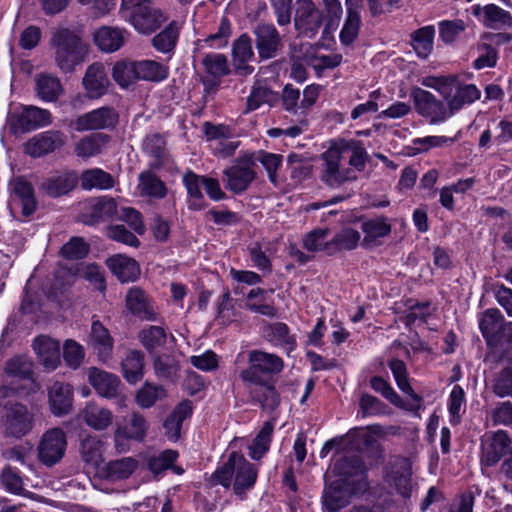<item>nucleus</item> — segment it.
<instances>
[{"instance_id":"37","label":"nucleus","mask_w":512,"mask_h":512,"mask_svg":"<svg viewBox=\"0 0 512 512\" xmlns=\"http://www.w3.org/2000/svg\"><path fill=\"white\" fill-rule=\"evenodd\" d=\"M279 101L280 94L278 92L257 82L252 86L250 95L247 98V110H256L263 104L274 106Z\"/></svg>"},{"instance_id":"54","label":"nucleus","mask_w":512,"mask_h":512,"mask_svg":"<svg viewBox=\"0 0 512 512\" xmlns=\"http://www.w3.org/2000/svg\"><path fill=\"white\" fill-rule=\"evenodd\" d=\"M89 250L90 246L83 237L74 236L61 247L59 255L66 260H80L87 256Z\"/></svg>"},{"instance_id":"41","label":"nucleus","mask_w":512,"mask_h":512,"mask_svg":"<svg viewBox=\"0 0 512 512\" xmlns=\"http://www.w3.org/2000/svg\"><path fill=\"white\" fill-rule=\"evenodd\" d=\"M168 76V67L153 61L141 60L136 61V79L151 82H160Z\"/></svg>"},{"instance_id":"17","label":"nucleus","mask_w":512,"mask_h":512,"mask_svg":"<svg viewBox=\"0 0 512 512\" xmlns=\"http://www.w3.org/2000/svg\"><path fill=\"white\" fill-rule=\"evenodd\" d=\"M65 144V136L60 131H46L35 135L25 145V153L37 158L52 153Z\"/></svg>"},{"instance_id":"56","label":"nucleus","mask_w":512,"mask_h":512,"mask_svg":"<svg viewBox=\"0 0 512 512\" xmlns=\"http://www.w3.org/2000/svg\"><path fill=\"white\" fill-rule=\"evenodd\" d=\"M113 79L121 86L128 87L136 79V62L120 60L112 70Z\"/></svg>"},{"instance_id":"8","label":"nucleus","mask_w":512,"mask_h":512,"mask_svg":"<svg viewBox=\"0 0 512 512\" xmlns=\"http://www.w3.org/2000/svg\"><path fill=\"white\" fill-rule=\"evenodd\" d=\"M255 165L254 154L239 157L233 166L224 171L225 187L236 194L246 191L256 178Z\"/></svg>"},{"instance_id":"10","label":"nucleus","mask_w":512,"mask_h":512,"mask_svg":"<svg viewBox=\"0 0 512 512\" xmlns=\"http://www.w3.org/2000/svg\"><path fill=\"white\" fill-rule=\"evenodd\" d=\"M67 449V437L61 428L47 430L38 445V459L47 467H52L64 457Z\"/></svg>"},{"instance_id":"32","label":"nucleus","mask_w":512,"mask_h":512,"mask_svg":"<svg viewBox=\"0 0 512 512\" xmlns=\"http://www.w3.org/2000/svg\"><path fill=\"white\" fill-rule=\"evenodd\" d=\"M51 411L56 416L67 414L72 407V389L68 384L55 382L49 389Z\"/></svg>"},{"instance_id":"6","label":"nucleus","mask_w":512,"mask_h":512,"mask_svg":"<svg viewBox=\"0 0 512 512\" xmlns=\"http://www.w3.org/2000/svg\"><path fill=\"white\" fill-rule=\"evenodd\" d=\"M341 158V150L335 146L321 154L320 180L330 188H338L357 179V175L351 169L341 168Z\"/></svg>"},{"instance_id":"24","label":"nucleus","mask_w":512,"mask_h":512,"mask_svg":"<svg viewBox=\"0 0 512 512\" xmlns=\"http://www.w3.org/2000/svg\"><path fill=\"white\" fill-rule=\"evenodd\" d=\"M192 402L184 400L180 402L169 414L163 423L165 436L171 441H177L181 436L182 423L192 414Z\"/></svg>"},{"instance_id":"34","label":"nucleus","mask_w":512,"mask_h":512,"mask_svg":"<svg viewBox=\"0 0 512 512\" xmlns=\"http://www.w3.org/2000/svg\"><path fill=\"white\" fill-rule=\"evenodd\" d=\"M94 42L104 52H115L125 42L124 31L119 28L103 26L94 33Z\"/></svg>"},{"instance_id":"4","label":"nucleus","mask_w":512,"mask_h":512,"mask_svg":"<svg viewBox=\"0 0 512 512\" xmlns=\"http://www.w3.org/2000/svg\"><path fill=\"white\" fill-rule=\"evenodd\" d=\"M249 366L244 369L240 377L246 383L273 382L275 375L284 367L283 360L271 353L261 350H252L248 354Z\"/></svg>"},{"instance_id":"51","label":"nucleus","mask_w":512,"mask_h":512,"mask_svg":"<svg viewBox=\"0 0 512 512\" xmlns=\"http://www.w3.org/2000/svg\"><path fill=\"white\" fill-rule=\"evenodd\" d=\"M361 228L365 233L363 245H369L376 238L385 237L391 233V225L384 217L367 220L362 223Z\"/></svg>"},{"instance_id":"1","label":"nucleus","mask_w":512,"mask_h":512,"mask_svg":"<svg viewBox=\"0 0 512 512\" xmlns=\"http://www.w3.org/2000/svg\"><path fill=\"white\" fill-rule=\"evenodd\" d=\"M55 65L63 74H72L84 63L89 54V44L81 34L69 28L55 29L49 40Z\"/></svg>"},{"instance_id":"53","label":"nucleus","mask_w":512,"mask_h":512,"mask_svg":"<svg viewBox=\"0 0 512 512\" xmlns=\"http://www.w3.org/2000/svg\"><path fill=\"white\" fill-rule=\"evenodd\" d=\"M113 184L112 176L101 169L85 171L81 178V185L84 189H108L113 187Z\"/></svg>"},{"instance_id":"50","label":"nucleus","mask_w":512,"mask_h":512,"mask_svg":"<svg viewBox=\"0 0 512 512\" xmlns=\"http://www.w3.org/2000/svg\"><path fill=\"white\" fill-rule=\"evenodd\" d=\"M360 240V233L352 228H346L336 233L331 239V255L343 250H353Z\"/></svg>"},{"instance_id":"39","label":"nucleus","mask_w":512,"mask_h":512,"mask_svg":"<svg viewBox=\"0 0 512 512\" xmlns=\"http://www.w3.org/2000/svg\"><path fill=\"white\" fill-rule=\"evenodd\" d=\"M328 228H316L304 235L303 247L309 252H325L331 255V239L328 240Z\"/></svg>"},{"instance_id":"15","label":"nucleus","mask_w":512,"mask_h":512,"mask_svg":"<svg viewBox=\"0 0 512 512\" xmlns=\"http://www.w3.org/2000/svg\"><path fill=\"white\" fill-rule=\"evenodd\" d=\"M52 122L51 113L36 106L25 107L19 114H14L10 126L14 133H26Z\"/></svg>"},{"instance_id":"55","label":"nucleus","mask_w":512,"mask_h":512,"mask_svg":"<svg viewBox=\"0 0 512 512\" xmlns=\"http://www.w3.org/2000/svg\"><path fill=\"white\" fill-rule=\"evenodd\" d=\"M139 339L142 345L151 352L166 344L167 335L164 328L160 326H150L139 333Z\"/></svg>"},{"instance_id":"7","label":"nucleus","mask_w":512,"mask_h":512,"mask_svg":"<svg viewBox=\"0 0 512 512\" xmlns=\"http://www.w3.org/2000/svg\"><path fill=\"white\" fill-rule=\"evenodd\" d=\"M1 428L6 437L20 439L34 426V416L26 405L13 402L1 415Z\"/></svg>"},{"instance_id":"36","label":"nucleus","mask_w":512,"mask_h":512,"mask_svg":"<svg viewBox=\"0 0 512 512\" xmlns=\"http://www.w3.org/2000/svg\"><path fill=\"white\" fill-rule=\"evenodd\" d=\"M111 137L104 133H93L83 137L75 146V154L78 157L89 158L102 153L110 142Z\"/></svg>"},{"instance_id":"21","label":"nucleus","mask_w":512,"mask_h":512,"mask_svg":"<svg viewBox=\"0 0 512 512\" xmlns=\"http://www.w3.org/2000/svg\"><path fill=\"white\" fill-rule=\"evenodd\" d=\"M82 83L90 99H98L103 96L110 83L104 65L95 62L88 66Z\"/></svg>"},{"instance_id":"47","label":"nucleus","mask_w":512,"mask_h":512,"mask_svg":"<svg viewBox=\"0 0 512 512\" xmlns=\"http://www.w3.org/2000/svg\"><path fill=\"white\" fill-rule=\"evenodd\" d=\"M141 193L150 197L162 199L167 194V188L155 174L150 171L142 172L139 176Z\"/></svg>"},{"instance_id":"40","label":"nucleus","mask_w":512,"mask_h":512,"mask_svg":"<svg viewBox=\"0 0 512 512\" xmlns=\"http://www.w3.org/2000/svg\"><path fill=\"white\" fill-rule=\"evenodd\" d=\"M144 355L140 351L131 350L121 363L123 377L132 384L137 383L143 377Z\"/></svg>"},{"instance_id":"27","label":"nucleus","mask_w":512,"mask_h":512,"mask_svg":"<svg viewBox=\"0 0 512 512\" xmlns=\"http://www.w3.org/2000/svg\"><path fill=\"white\" fill-rule=\"evenodd\" d=\"M88 378L89 383L102 397L113 398L117 396L120 385V380L117 376L92 367L89 370Z\"/></svg>"},{"instance_id":"38","label":"nucleus","mask_w":512,"mask_h":512,"mask_svg":"<svg viewBox=\"0 0 512 512\" xmlns=\"http://www.w3.org/2000/svg\"><path fill=\"white\" fill-rule=\"evenodd\" d=\"M144 150L153 158L151 167L154 169L161 168L168 160L169 155L166 149V141L158 133L148 135L145 138Z\"/></svg>"},{"instance_id":"9","label":"nucleus","mask_w":512,"mask_h":512,"mask_svg":"<svg viewBox=\"0 0 512 512\" xmlns=\"http://www.w3.org/2000/svg\"><path fill=\"white\" fill-rule=\"evenodd\" d=\"M411 97L414 101V108L418 114L429 120L430 124H437L445 121L453 113L450 112V106L437 99L432 93L419 87L411 91Z\"/></svg>"},{"instance_id":"23","label":"nucleus","mask_w":512,"mask_h":512,"mask_svg":"<svg viewBox=\"0 0 512 512\" xmlns=\"http://www.w3.org/2000/svg\"><path fill=\"white\" fill-rule=\"evenodd\" d=\"M39 362L47 370H55L61 362L60 343L47 336H39L33 342Z\"/></svg>"},{"instance_id":"62","label":"nucleus","mask_w":512,"mask_h":512,"mask_svg":"<svg viewBox=\"0 0 512 512\" xmlns=\"http://www.w3.org/2000/svg\"><path fill=\"white\" fill-rule=\"evenodd\" d=\"M382 434L383 428L380 425L368 426L365 429L364 435L361 436L363 451L369 452L372 456L376 458L382 457L383 449L374 437V435Z\"/></svg>"},{"instance_id":"20","label":"nucleus","mask_w":512,"mask_h":512,"mask_svg":"<svg viewBox=\"0 0 512 512\" xmlns=\"http://www.w3.org/2000/svg\"><path fill=\"white\" fill-rule=\"evenodd\" d=\"M88 345L100 361L106 362L111 358L114 340L109 330L99 320L92 321Z\"/></svg>"},{"instance_id":"58","label":"nucleus","mask_w":512,"mask_h":512,"mask_svg":"<svg viewBox=\"0 0 512 512\" xmlns=\"http://www.w3.org/2000/svg\"><path fill=\"white\" fill-rule=\"evenodd\" d=\"M202 64L205 71L213 77H223L230 73L227 57L223 54H207Z\"/></svg>"},{"instance_id":"33","label":"nucleus","mask_w":512,"mask_h":512,"mask_svg":"<svg viewBox=\"0 0 512 512\" xmlns=\"http://www.w3.org/2000/svg\"><path fill=\"white\" fill-rule=\"evenodd\" d=\"M10 187L21 201L22 215L25 217L32 215L36 211L37 201L31 183L23 177H16L10 182Z\"/></svg>"},{"instance_id":"30","label":"nucleus","mask_w":512,"mask_h":512,"mask_svg":"<svg viewBox=\"0 0 512 512\" xmlns=\"http://www.w3.org/2000/svg\"><path fill=\"white\" fill-rule=\"evenodd\" d=\"M254 56L252 47V39L246 33L240 35L232 45L233 62L238 71H243L244 74L253 72V68L247 65Z\"/></svg>"},{"instance_id":"44","label":"nucleus","mask_w":512,"mask_h":512,"mask_svg":"<svg viewBox=\"0 0 512 512\" xmlns=\"http://www.w3.org/2000/svg\"><path fill=\"white\" fill-rule=\"evenodd\" d=\"M138 467V461L132 457L111 460L107 463L105 472L109 479L123 480L129 478Z\"/></svg>"},{"instance_id":"57","label":"nucleus","mask_w":512,"mask_h":512,"mask_svg":"<svg viewBox=\"0 0 512 512\" xmlns=\"http://www.w3.org/2000/svg\"><path fill=\"white\" fill-rule=\"evenodd\" d=\"M389 367L399 389L405 394L410 395L413 399L419 401L420 398L414 393V390L408 381V373L405 363L402 360L393 359L390 361Z\"/></svg>"},{"instance_id":"29","label":"nucleus","mask_w":512,"mask_h":512,"mask_svg":"<svg viewBox=\"0 0 512 512\" xmlns=\"http://www.w3.org/2000/svg\"><path fill=\"white\" fill-rule=\"evenodd\" d=\"M37 96L45 102H56L64 93L60 79L49 73H39L35 76Z\"/></svg>"},{"instance_id":"5","label":"nucleus","mask_w":512,"mask_h":512,"mask_svg":"<svg viewBox=\"0 0 512 512\" xmlns=\"http://www.w3.org/2000/svg\"><path fill=\"white\" fill-rule=\"evenodd\" d=\"M117 215V202L112 197H91L80 203L78 222L86 226H97L113 221Z\"/></svg>"},{"instance_id":"14","label":"nucleus","mask_w":512,"mask_h":512,"mask_svg":"<svg viewBox=\"0 0 512 512\" xmlns=\"http://www.w3.org/2000/svg\"><path fill=\"white\" fill-rule=\"evenodd\" d=\"M333 472L339 476L337 480H344L354 486H358L360 482L363 490L367 489L366 468L359 455H343L338 458L334 463Z\"/></svg>"},{"instance_id":"60","label":"nucleus","mask_w":512,"mask_h":512,"mask_svg":"<svg viewBox=\"0 0 512 512\" xmlns=\"http://www.w3.org/2000/svg\"><path fill=\"white\" fill-rule=\"evenodd\" d=\"M492 389L500 398L512 397V362L497 374Z\"/></svg>"},{"instance_id":"11","label":"nucleus","mask_w":512,"mask_h":512,"mask_svg":"<svg viewBox=\"0 0 512 512\" xmlns=\"http://www.w3.org/2000/svg\"><path fill=\"white\" fill-rule=\"evenodd\" d=\"M295 29L303 36H315L323 23L322 12L315 6L312 0H296L294 4Z\"/></svg>"},{"instance_id":"26","label":"nucleus","mask_w":512,"mask_h":512,"mask_svg":"<svg viewBox=\"0 0 512 512\" xmlns=\"http://www.w3.org/2000/svg\"><path fill=\"white\" fill-rule=\"evenodd\" d=\"M511 439L506 431L499 430L493 434L489 443L483 446L482 461L487 466H493L507 453Z\"/></svg>"},{"instance_id":"59","label":"nucleus","mask_w":512,"mask_h":512,"mask_svg":"<svg viewBox=\"0 0 512 512\" xmlns=\"http://www.w3.org/2000/svg\"><path fill=\"white\" fill-rule=\"evenodd\" d=\"M287 163L291 170V178L296 182H302L310 177L312 164L303 159L301 155L292 153L287 157Z\"/></svg>"},{"instance_id":"18","label":"nucleus","mask_w":512,"mask_h":512,"mask_svg":"<svg viewBox=\"0 0 512 512\" xmlns=\"http://www.w3.org/2000/svg\"><path fill=\"white\" fill-rule=\"evenodd\" d=\"M147 428L148 424L145 418L138 413H133L130 419L123 426H118L114 432L116 449L121 452L125 451V440H143Z\"/></svg>"},{"instance_id":"52","label":"nucleus","mask_w":512,"mask_h":512,"mask_svg":"<svg viewBox=\"0 0 512 512\" xmlns=\"http://www.w3.org/2000/svg\"><path fill=\"white\" fill-rule=\"evenodd\" d=\"M272 432L273 424L265 422L253 443L249 446V456L252 459L259 460L268 451Z\"/></svg>"},{"instance_id":"13","label":"nucleus","mask_w":512,"mask_h":512,"mask_svg":"<svg viewBox=\"0 0 512 512\" xmlns=\"http://www.w3.org/2000/svg\"><path fill=\"white\" fill-rule=\"evenodd\" d=\"M119 122V114L109 106L87 112L76 118L74 128L78 132L101 129H114Z\"/></svg>"},{"instance_id":"43","label":"nucleus","mask_w":512,"mask_h":512,"mask_svg":"<svg viewBox=\"0 0 512 512\" xmlns=\"http://www.w3.org/2000/svg\"><path fill=\"white\" fill-rule=\"evenodd\" d=\"M435 29L433 26H425L411 34V45L419 57L427 58L433 50Z\"/></svg>"},{"instance_id":"28","label":"nucleus","mask_w":512,"mask_h":512,"mask_svg":"<svg viewBox=\"0 0 512 512\" xmlns=\"http://www.w3.org/2000/svg\"><path fill=\"white\" fill-rule=\"evenodd\" d=\"M78 183L77 175L73 172L62 173L47 177L40 185V190L50 197L68 194Z\"/></svg>"},{"instance_id":"2","label":"nucleus","mask_w":512,"mask_h":512,"mask_svg":"<svg viewBox=\"0 0 512 512\" xmlns=\"http://www.w3.org/2000/svg\"><path fill=\"white\" fill-rule=\"evenodd\" d=\"M257 475L256 467L243 454L232 452L227 461L210 476L209 481L212 485H222L226 489L233 485L234 493L243 497L254 486Z\"/></svg>"},{"instance_id":"25","label":"nucleus","mask_w":512,"mask_h":512,"mask_svg":"<svg viewBox=\"0 0 512 512\" xmlns=\"http://www.w3.org/2000/svg\"><path fill=\"white\" fill-rule=\"evenodd\" d=\"M79 418L96 431L106 430L113 422V413L95 403H88L80 412Z\"/></svg>"},{"instance_id":"49","label":"nucleus","mask_w":512,"mask_h":512,"mask_svg":"<svg viewBox=\"0 0 512 512\" xmlns=\"http://www.w3.org/2000/svg\"><path fill=\"white\" fill-rule=\"evenodd\" d=\"M178 37V28L176 24L172 22L153 37L152 45L159 52L169 53L175 48Z\"/></svg>"},{"instance_id":"12","label":"nucleus","mask_w":512,"mask_h":512,"mask_svg":"<svg viewBox=\"0 0 512 512\" xmlns=\"http://www.w3.org/2000/svg\"><path fill=\"white\" fill-rule=\"evenodd\" d=\"M363 485L358 482V486H354L344 480H334L324 489L322 496L323 507L329 512H337L345 507L350 497L355 494L363 493Z\"/></svg>"},{"instance_id":"63","label":"nucleus","mask_w":512,"mask_h":512,"mask_svg":"<svg viewBox=\"0 0 512 512\" xmlns=\"http://www.w3.org/2000/svg\"><path fill=\"white\" fill-rule=\"evenodd\" d=\"M165 396L162 386L145 383L136 395L137 403L143 408H150L155 402Z\"/></svg>"},{"instance_id":"35","label":"nucleus","mask_w":512,"mask_h":512,"mask_svg":"<svg viewBox=\"0 0 512 512\" xmlns=\"http://www.w3.org/2000/svg\"><path fill=\"white\" fill-rule=\"evenodd\" d=\"M81 460L91 468H97L103 461V442L97 437L87 435L79 445Z\"/></svg>"},{"instance_id":"19","label":"nucleus","mask_w":512,"mask_h":512,"mask_svg":"<svg viewBox=\"0 0 512 512\" xmlns=\"http://www.w3.org/2000/svg\"><path fill=\"white\" fill-rule=\"evenodd\" d=\"M125 303L128 311L134 316L146 321L157 319L151 300L142 288L138 286L131 287L126 294Z\"/></svg>"},{"instance_id":"46","label":"nucleus","mask_w":512,"mask_h":512,"mask_svg":"<svg viewBox=\"0 0 512 512\" xmlns=\"http://www.w3.org/2000/svg\"><path fill=\"white\" fill-rule=\"evenodd\" d=\"M483 24L492 29L512 27V16L508 11L495 4H488L483 8Z\"/></svg>"},{"instance_id":"45","label":"nucleus","mask_w":512,"mask_h":512,"mask_svg":"<svg viewBox=\"0 0 512 512\" xmlns=\"http://www.w3.org/2000/svg\"><path fill=\"white\" fill-rule=\"evenodd\" d=\"M4 371L9 377L30 380L33 377V363L28 357L18 355L6 361Z\"/></svg>"},{"instance_id":"31","label":"nucleus","mask_w":512,"mask_h":512,"mask_svg":"<svg viewBox=\"0 0 512 512\" xmlns=\"http://www.w3.org/2000/svg\"><path fill=\"white\" fill-rule=\"evenodd\" d=\"M250 384L253 385L249 389L250 397L253 401L259 403L263 410L273 411L279 406L280 395L273 382Z\"/></svg>"},{"instance_id":"48","label":"nucleus","mask_w":512,"mask_h":512,"mask_svg":"<svg viewBox=\"0 0 512 512\" xmlns=\"http://www.w3.org/2000/svg\"><path fill=\"white\" fill-rule=\"evenodd\" d=\"M453 88H456L457 91L448 102L451 113L461 109L464 104L472 103L480 97V91L473 84L458 85L457 81L456 86H453Z\"/></svg>"},{"instance_id":"42","label":"nucleus","mask_w":512,"mask_h":512,"mask_svg":"<svg viewBox=\"0 0 512 512\" xmlns=\"http://www.w3.org/2000/svg\"><path fill=\"white\" fill-rule=\"evenodd\" d=\"M504 322L503 315L496 308L488 309L483 313L479 327L486 342L497 340L496 331L503 327Z\"/></svg>"},{"instance_id":"3","label":"nucleus","mask_w":512,"mask_h":512,"mask_svg":"<svg viewBox=\"0 0 512 512\" xmlns=\"http://www.w3.org/2000/svg\"><path fill=\"white\" fill-rule=\"evenodd\" d=\"M121 13L137 31L144 34L154 32L166 20L151 0H122Z\"/></svg>"},{"instance_id":"16","label":"nucleus","mask_w":512,"mask_h":512,"mask_svg":"<svg viewBox=\"0 0 512 512\" xmlns=\"http://www.w3.org/2000/svg\"><path fill=\"white\" fill-rule=\"evenodd\" d=\"M253 33L259 57L263 60L274 58L282 46L280 34L274 25L258 24Z\"/></svg>"},{"instance_id":"64","label":"nucleus","mask_w":512,"mask_h":512,"mask_svg":"<svg viewBox=\"0 0 512 512\" xmlns=\"http://www.w3.org/2000/svg\"><path fill=\"white\" fill-rule=\"evenodd\" d=\"M107 237L113 241L120 242L122 244L139 247L140 240L134 233L129 231L124 225H110L107 227Z\"/></svg>"},{"instance_id":"61","label":"nucleus","mask_w":512,"mask_h":512,"mask_svg":"<svg viewBox=\"0 0 512 512\" xmlns=\"http://www.w3.org/2000/svg\"><path fill=\"white\" fill-rule=\"evenodd\" d=\"M200 178L195 173L189 171L183 177L184 185L187 189L188 194L192 198L190 203V208L193 210H199L203 208V204L201 201L203 200V194L200 188Z\"/></svg>"},{"instance_id":"22","label":"nucleus","mask_w":512,"mask_h":512,"mask_svg":"<svg viewBox=\"0 0 512 512\" xmlns=\"http://www.w3.org/2000/svg\"><path fill=\"white\" fill-rule=\"evenodd\" d=\"M106 264L121 283L134 282L140 276L139 264L128 256L113 255L106 260Z\"/></svg>"}]
</instances>
